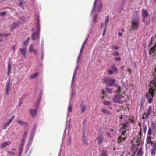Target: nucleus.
Masks as SVG:
<instances>
[{
	"label": "nucleus",
	"instance_id": "nucleus-19",
	"mask_svg": "<svg viewBox=\"0 0 156 156\" xmlns=\"http://www.w3.org/2000/svg\"><path fill=\"white\" fill-rule=\"evenodd\" d=\"M101 155L102 156H108V154L107 151L105 150H101L100 151Z\"/></svg>",
	"mask_w": 156,
	"mask_h": 156
},
{
	"label": "nucleus",
	"instance_id": "nucleus-41",
	"mask_svg": "<svg viewBox=\"0 0 156 156\" xmlns=\"http://www.w3.org/2000/svg\"><path fill=\"white\" fill-rule=\"evenodd\" d=\"M23 146H20L19 149V156H21L22 152V150H23Z\"/></svg>",
	"mask_w": 156,
	"mask_h": 156
},
{
	"label": "nucleus",
	"instance_id": "nucleus-4",
	"mask_svg": "<svg viewBox=\"0 0 156 156\" xmlns=\"http://www.w3.org/2000/svg\"><path fill=\"white\" fill-rule=\"evenodd\" d=\"M140 19H133L132 21V27L130 30H137L139 26Z\"/></svg>",
	"mask_w": 156,
	"mask_h": 156
},
{
	"label": "nucleus",
	"instance_id": "nucleus-35",
	"mask_svg": "<svg viewBox=\"0 0 156 156\" xmlns=\"http://www.w3.org/2000/svg\"><path fill=\"white\" fill-rule=\"evenodd\" d=\"M112 69L115 72H117L118 70L117 69L116 66L115 65H113L111 67Z\"/></svg>",
	"mask_w": 156,
	"mask_h": 156
},
{
	"label": "nucleus",
	"instance_id": "nucleus-23",
	"mask_svg": "<svg viewBox=\"0 0 156 156\" xmlns=\"http://www.w3.org/2000/svg\"><path fill=\"white\" fill-rule=\"evenodd\" d=\"M11 63L10 62H9L8 63V73H7V75H9L10 73L11 72Z\"/></svg>",
	"mask_w": 156,
	"mask_h": 156
},
{
	"label": "nucleus",
	"instance_id": "nucleus-44",
	"mask_svg": "<svg viewBox=\"0 0 156 156\" xmlns=\"http://www.w3.org/2000/svg\"><path fill=\"white\" fill-rule=\"evenodd\" d=\"M113 55L114 56H118L119 55V53L117 51H115L113 52L112 53Z\"/></svg>",
	"mask_w": 156,
	"mask_h": 156
},
{
	"label": "nucleus",
	"instance_id": "nucleus-64",
	"mask_svg": "<svg viewBox=\"0 0 156 156\" xmlns=\"http://www.w3.org/2000/svg\"><path fill=\"white\" fill-rule=\"evenodd\" d=\"M118 35L119 36H121L122 35V34L121 32H119L118 33Z\"/></svg>",
	"mask_w": 156,
	"mask_h": 156
},
{
	"label": "nucleus",
	"instance_id": "nucleus-14",
	"mask_svg": "<svg viewBox=\"0 0 156 156\" xmlns=\"http://www.w3.org/2000/svg\"><path fill=\"white\" fill-rule=\"evenodd\" d=\"M11 144V142L9 141L7 142H4L0 146V147L3 149L9 145Z\"/></svg>",
	"mask_w": 156,
	"mask_h": 156
},
{
	"label": "nucleus",
	"instance_id": "nucleus-25",
	"mask_svg": "<svg viewBox=\"0 0 156 156\" xmlns=\"http://www.w3.org/2000/svg\"><path fill=\"white\" fill-rule=\"evenodd\" d=\"M143 152L142 148H140L137 154V155L139 156H142Z\"/></svg>",
	"mask_w": 156,
	"mask_h": 156
},
{
	"label": "nucleus",
	"instance_id": "nucleus-54",
	"mask_svg": "<svg viewBox=\"0 0 156 156\" xmlns=\"http://www.w3.org/2000/svg\"><path fill=\"white\" fill-rule=\"evenodd\" d=\"M6 13L7 12H1L0 13V15L2 16L5 15L6 14Z\"/></svg>",
	"mask_w": 156,
	"mask_h": 156
},
{
	"label": "nucleus",
	"instance_id": "nucleus-56",
	"mask_svg": "<svg viewBox=\"0 0 156 156\" xmlns=\"http://www.w3.org/2000/svg\"><path fill=\"white\" fill-rule=\"evenodd\" d=\"M108 73L110 74H113V72L111 70H109L108 71Z\"/></svg>",
	"mask_w": 156,
	"mask_h": 156
},
{
	"label": "nucleus",
	"instance_id": "nucleus-1",
	"mask_svg": "<svg viewBox=\"0 0 156 156\" xmlns=\"http://www.w3.org/2000/svg\"><path fill=\"white\" fill-rule=\"evenodd\" d=\"M150 87L149 92L146 94V97L148 98V102L151 103L153 101L154 94L156 91V75H155L153 80L149 84Z\"/></svg>",
	"mask_w": 156,
	"mask_h": 156
},
{
	"label": "nucleus",
	"instance_id": "nucleus-18",
	"mask_svg": "<svg viewBox=\"0 0 156 156\" xmlns=\"http://www.w3.org/2000/svg\"><path fill=\"white\" fill-rule=\"evenodd\" d=\"M20 51L24 57L25 58L26 57V48H20Z\"/></svg>",
	"mask_w": 156,
	"mask_h": 156
},
{
	"label": "nucleus",
	"instance_id": "nucleus-45",
	"mask_svg": "<svg viewBox=\"0 0 156 156\" xmlns=\"http://www.w3.org/2000/svg\"><path fill=\"white\" fill-rule=\"evenodd\" d=\"M27 133H28L27 131H24V134H23V137L22 138V139H23H23H24L25 137L27 135Z\"/></svg>",
	"mask_w": 156,
	"mask_h": 156
},
{
	"label": "nucleus",
	"instance_id": "nucleus-53",
	"mask_svg": "<svg viewBox=\"0 0 156 156\" xmlns=\"http://www.w3.org/2000/svg\"><path fill=\"white\" fill-rule=\"evenodd\" d=\"M34 53L36 55H37L38 54V52L37 50H34L33 51Z\"/></svg>",
	"mask_w": 156,
	"mask_h": 156
},
{
	"label": "nucleus",
	"instance_id": "nucleus-42",
	"mask_svg": "<svg viewBox=\"0 0 156 156\" xmlns=\"http://www.w3.org/2000/svg\"><path fill=\"white\" fill-rule=\"evenodd\" d=\"M103 104L105 105H110L111 104V103L108 101H105L103 102Z\"/></svg>",
	"mask_w": 156,
	"mask_h": 156
},
{
	"label": "nucleus",
	"instance_id": "nucleus-63",
	"mask_svg": "<svg viewBox=\"0 0 156 156\" xmlns=\"http://www.w3.org/2000/svg\"><path fill=\"white\" fill-rule=\"evenodd\" d=\"M68 130L69 131L70 130V129H71V127L69 125H68Z\"/></svg>",
	"mask_w": 156,
	"mask_h": 156
},
{
	"label": "nucleus",
	"instance_id": "nucleus-37",
	"mask_svg": "<svg viewBox=\"0 0 156 156\" xmlns=\"http://www.w3.org/2000/svg\"><path fill=\"white\" fill-rule=\"evenodd\" d=\"M109 21V17L108 16H107L105 18V27H106Z\"/></svg>",
	"mask_w": 156,
	"mask_h": 156
},
{
	"label": "nucleus",
	"instance_id": "nucleus-58",
	"mask_svg": "<svg viewBox=\"0 0 156 156\" xmlns=\"http://www.w3.org/2000/svg\"><path fill=\"white\" fill-rule=\"evenodd\" d=\"M146 130H147V126H144V133H145L146 132Z\"/></svg>",
	"mask_w": 156,
	"mask_h": 156
},
{
	"label": "nucleus",
	"instance_id": "nucleus-62",
	"mask_svg": "<svg viewBox=\"0 0 156 156\" xmlns=\"http://www.w3.org/2000/svg\"><path fill=\"white\" fill-rule=\"evenodd\" d=\"M85 44L83 43V44L82 45V47H81V49H83L84 48V47L85 46Z\"/></svg>",
	"mask_w": 156,
	"mask_h": 156
},
{
	"label": "nucleus",
	"instance_id": "nucleus-55",
	"mask_svg": "<svg viewBox=\"0 0 156 156\" xmlns=\"http://www.w3.org/2000/svg\"><path fill=\"white\" fill-rule=\"evenodd\" d=\"M10 35V34L8 33H4L3 34V36L7 37Z\"/></svg>",
	"mask_w": 156,
	"mask_h": 156
},
{
	"label": "nucleus",
	"instance_id": "nucleus-47",
	"mask_svg": "<svg viewBox=\"0 0 156 156\" xmlns=\"http://www.w3.org/2000/svg\"><path fill=\"white\" fill-rule=\"evenodd\" d=\"M115 59L116 61H119L121 60V58L120 57H115Z\"/></svg>",
	"mask_w": 156,
	"mask_h": 156
},
{
	"label": "nucleus",
	"instance_id": "nucleus-30",
	"mask_svg": "<svg viewBox=\"0 0 156 156\" xmlns=\"http://www.w3.org/2000/svg\"><path fill=\"white\" fill-rule=\"evenodd\" d=\"M30 39V37H28L27 39L24 41L23 43V45L24 46H26L28 45Z\"/></svg>",
	"mask_w": 156,
	"mask_h": 156
},
{
	"label": "nucleus",
	"instance_id": "nucleus-51",
	"mask_svg": "<svg viewBox=\"0 0 156 156\" xmlns=\"http://www.w3.org/2000/svg\"><path fill=\"white\" fill-rule=\"evenodd\" d=\"M41 58H42V59L44 57V50L42 49L41 50Z\"/></svg>",
	"mask_w": 156,
	"mask_h": 156
},
{
	"label": "nucleus",
	"instance_id": "nucleus-59",
	"mask_svg": "<svg viewBox=\"0 0 156 156\" xmlns=\"http://www.w3.org/2000/svg\"><path fill=\"white\" fill-rule=\"evenodd\" d=\"M106 135L108 137H111V136L110 133L108 132L106 133Z\"/></svg>",
	"mask_w": 156,
	"mask_h": 156
},
{
	"label": "nucleus",
	"instance_id": "nucleus-24",
	"mask_svg": "<svg viewBox=\"0 0 156 156\" xmlns=\"http://www.w3.org/2000/svg\"><path fill=\"white\" fill-rule=\"evenodd\" d=\"M123 135L120 136L118 139V143H120L122 142V139L123 141L125 140L126 138L122 136Z\"/></svg>",
	"mask_w": 156,
	"mask_h": 156
},
{
	"label": "nucleus",
	"instance_id": "nucleus-27",
	"mask_svg": "<svg viewBox=\"0 0 156 156\" xmlns=\"http://www.w3.org/2000/svg\"><path fill=\"white\" fill-rule=\"evenodd\" d=\"M77 69V67L75 69L73 73V77H72V79L71 82V86H72L74 80V79L76 77V70Z\"/></svg>",
	"mask_w": 156,
	"mask_h": 156
},
{
	"label": "nucleus",
	"instance_id": "nucleus-29",
	"mask_svg": "<svg viewBox=\"0 0 156 156\" xmlns=\"http://www.w3.org/2000/svg\"><path fill=\"white\" fill-rule=\"evenodd\" d=\"M71 100V99L69 101V105L68 107V110L69 112H71L72 110V105L70 104V101Z\"/></svg>",
	"mask_w": 156,
	"mask_h": 156
},
{
	"label": "nucleus",
	"instance_id": "nucleus-2",
	"mask_svg": "<svg viewBox=\"0 0 156 156\" xmlns=\"http://www.w3.org/2000/svg\"><path fill=\"white\" fill-rule=\"evenodd\" d=\"M103 7L102 4L101 3V0H95L93 7L92 9L91 12V14H92L94 12L97 11L96 10L98 8V12H101Z\"/></svg>",
	"mask_w": 156,
	"mask_h": 156
},
{
	"label": "nucleus",
	"instance_id": "nucleus-28",
	"mask_svg": "<svg viewBox=\"0 0 156 156\" xmlns=\"http://www.w3.org/2000/svg\"><path fill=\"white\" fill-rule=\"evenodd\" d=\"M114 86L118 88V89L117 90V92L118 93H119L122 92L121 90V88L119 85L115 84L114 85Z\"/></svg>",
	"mask_w": 156,
	"mask_h": 156
},
{
	"label": "nucleus",
	"instance_id": "nucleus-11",
	"mask_svg": "<svg viewBox=\"0 0 156 156\" xmlns=\"http://www.w3.org/2000/svg\"><path fill=\"white\" fill-rule=\"evenodd\" d=\"M101 111L103 113L107 115H110L112 114L111 112L109 111L106 108H103L101 109Z\"/></svg>",
	"mask_w": 156,
	"mask_h": 156
},
{
	"label": "nucleus",
	"instance_id": "nucleus-20",
	"mask_svg": "<svg viewBox=\"0 0 156 156\" xmlns=\"http://www.w3.org/2000/svg\"><path fill=\"white\" fill-rule=\"evenodd\" d=\"M139 13L138 12L135 11L133 13V19H137L138 18L140 19L139 17Z\"/></svg>",
	"mask_w": 156,
	"mask_h": 156
},
{
	"label": "nucleus",
	"instance_id": "nucleus-3",
	"mask_svg": "<svg viewBox=\"0 0 156 156\" xmlns=\"http://www.w3.org/2000/svg\"><path fill=\"white\" fill-rule=\"evenodd\" d=\"M113 100L115 102L119 104L123 103L126 101V100L124 98L123 96H122L119 94H118L115 95L113 98Z\"/></svg>",
	"mask_w": 156,
	"mask_h": 156
},
{
	"label": "nucleus",
	"instance_id": "nucleus-31",
	"mask_svg": "<svg viewBox=\"0 0 156 156\" xmlns=\"http://www.w3.org/2000/svg\"><path fill=\"white\" fill-rule=\"evenodd\" d=\"M98 14L97 13H95L94 14L93 18V21L94 23H95L97 21V18L98 16Z\"/></svg>",
	"mask_w": 156,
	"mask_h": 156
},
{
	"label": "nucleus",
	"instance_id": "nucleus-5",
	"mask_svg": "<svg viewBox=\"0 0 156 156\" xmlns=\"http://www.w3.org/2000/svg\"><path fill=\"white\" fill-rule=\"evenodd\" d=\"M128 123L127 121L124 122L122 124H121L119 125L120 129L122 132V134L123 135L125 136V134L126 131V129L128 126Z\"/></svg>",
	"mask_w": 156,
	"mask_h": 156
},
{
	"label": "nucleus",
	"instance_id": "nucleus-50",
	"mask_svg": "<svg viewBox=\"0 0 156 156\" xmlns=\"http://www.w3.org/2000/svg\"><path fill=\"white\" fill-rule=\"evenodd\" d=\"M71 140L70 137H69L67 139V142L69 145L71 143Z\"/></svg>",
	"mask_w": 156,
	"mask_h": 156
},
{
	"label": "nucleus",
	"instance_id": "nucleus-6",
	"mask_svg": "<svg viewBox=\"0 0 156 156\" xmlns=\"http://www.w3.org/2000/svg\"><path fill=\"white\" fill-rule=\"evenodd\" d=\"M115 81L114 79L107 77L105 78L103 80L104 83L108 86H112L114 84Z\"/></svg>",
	"mask_w": 156,
	"mask_h": 156
},
{
	"label": "nucleus",
	"instance_id": "nucleus-22",
	"mask_svg": "<svg viewBox=\"0 0 156 156\" xmlns=\"http://www.w3.org/2000/svg\"><path fill=\"white\" fill-rule=\"evenodd\" d=\"M38 73H36L34 74L31 75L30 77V79H34L36 78L38 76Z\"/></svg>",
	"mask_w": 156,
	"mask_h": 156
},
{
	"label": "nucleus",
	"instance_id": "nucleus-17",
	"mask_svg": "<svg viewBox=\"0 0 156 156\" xmlns=\"http://www.w3.org/2000/svg\"><path fill=\"white\" fill-rule=\"evenodd\" d=\"M152 137L150 136H147V138L146 142L147 144L152 145L153 144V142L151 141Z\"/></svg>",
	"mask_w": 156,
	"mask_h": 156
},
{
	"label": "nucleus",
	"instance_id": "nucleus-8",
	"mask_svg": "<svg viewBox=\"0 0 156 156\" xmlns=\"http://www.w3.org/2000/svg\"><path fill=\"white\" fill-rule=\"evenodd\" d=\"M142 15L143 18V21L145 22V19L147 18L149 16V13L145 9L143 8L142 10Z\"/></svg>",
	"mask_w": 156,
	"mask_h": 156
},
{
	"label": "nucleus",
	"instance_id": "nucleus-9",
	"mask_svg": "<svg viewBox=\"0 0 156 156\" xmlns=\"http://www.w3.org/2000/svg\"><path fill=\"white\" fill-rule=\"evenodd\" d=\"M36 128L34 127L32 130L30 137L29 139V143H30L31 144L34 136Z\"/></svg>",
	"mask_w": 156,
	"mask_h": 156
},
{
	"label": "nucleus",
	"instance_id": "nucleus-36",
	"mask_svg": "<svg viewBox=\"0 0 156 156\" xmlns=\"http://www.w3.org/2000/svg\"><path fill=\"white\" fill-rule=\"evenodd\" d=\"M152 133V130L151 128L149 127L148 128V130L147 132V136H150L151 135Z\"/></svg>",
	"mask_w": 156,
	"mask_h": 156
},
{
	"label": "nucleus",
	"instance_id": "nucleus-32",
	"mask_svg": "<svg viewBox=\"0 0 156 156\" xmlns=\"http://www.w3.org/2000/svg\"><path fill=\"white\" fill-rule=\"evenodd\" d=\"M26 97V95H23L22 97L20 99L19 102V105H20L22 103L23 101V99Z\"/></svg>",
	"mask_w": 156,
	"mask_h": 156
},
{
	"label": "nucleus",
	"instance_id": "nucleus-12",
	"mask_svg": "<svg viewBox=\"0 0 156 156\" xmlns=\"http://www.w3.org/2000/svg\"><path fill=\"white\" fill-rule=\"evenodd\" d=\"M152 110V107L151 106H149L146 112V115L145 116V117L146 118H147L148 117L149 115H150V114Z\"/></svg>",
	"mask_w": 156,
	"mask_h": 156
},
{
	"label": "nucleus",
	"instance_id": "nucleus-10",
	"mask_svg": "<svg viewBox=\"0 0 156 156\" xmlns=\"http://www.w3.org/2000/svg\"><path fill=\"white\" fill-rule=\"evenodd\" d=\"M14 116H12V118L9 119L8 122L6 123H4L3 124V129H6L7 127L10 124V123L12 122L13 119H14Z\"/></svg>",
	"mask_w": 156,
	"mask_h": 156
},
{
	"label": "nucleus",
	"instance_id": "nucleus-16",
	"mask_svg": "<svg viewBox=\"0 0 156 156\" xmlns=\"http://www.w3.org/2000/svg\"><path fill=\"white\" fill-rule=\"evenodd\" d=\"M103 139V136L102 134H101L99 135L97 140L99 144H101L102 143Z\"/></svg>",
	"mask_w": 156,
	"mask_h": 156
},
{
	"label": "nucleus",
	"instance_id": "nucleus-40",
	"mask_svg": "<svg viewBox=\"0 0 156 156\" xmlns=\"http://www.w3.org/2000/svg\"><path fill=\"white\" fill-rule=\"evenodd\" d=\"M156 150L152 149L151 151V154L152 156H154L155 154Z\"/></svg>",
	"mask_w": 156,
	"mask_h": 156
},
{
	"label": "nucleus",
	"instance_id": "nucleus-33",
	"mask_svg": "<svg viewBox=\"0 0 156 156\" xmlns=\"http://www.w3.org/2000/svg\"><path fill=\"white\" fill-rule=\"evenodd\" d=\"M34 45V44H31L29 48V51L30 53L32 52V51H33L34 49H33V48Z\"/></svg>",
	"mask_w": 156,
	"mask_h": 156
},
{
	"label": "nucleus",
	"instance_id": "nucleus-26",
	"mask_svg": "<svg viewBox=\"0 0 156 156\" xmlns=\"http://www.w3.org/2000/svg\"><path fill=\"white\" fill-rule=\"evenodd\" d=\"M81 113H82L83 112L86 110V107L83 104H81Z\"/></svg>",
	"mask_w": 156,
	"mask_h": 156
},
{
	"label": "nucleus",
	"instance_id": "nucleus-60",
	"mask_svg": "<svg viewBox=\"0 0 156 156\" xmlns=\"http://www.w3.org/2000/svg\"><path fill=\"white\" fill-rule=\"evenodd\" d=\"M87 39H88V37H87L86 38V40H85V41H84V42L83 43L84 44H86V43L87 42Z\"/></svg>",
	"mask_w": 156,
	"mask_h": 156
},
{
	"label": "nucleus",
	"instance_id": "nucleus-34",
	"mask_svg": "<svg viewBox=\"0 0 156 156\" xmlns=\"http://www.w3.org/2000/svg\"><path fill=\"white\" fill-rule=\"evenodd\" d=\"M82 49H81L80 52V53H79V56L77 59V62L78 63H79V60L80 58L81 55V54H82V52H83L82 51Z\"/></svg>",
	"mask_w": 156,
	"mask_h": 156
},
{
	"label": "nucleus",
	"instance_id": "nucleus-7",
	"mask_svg": "<svg viewBox=\"0 0 156 156\" xmlns=\"http://www.w3.org/2000/svg\"><path fill=\"white\" fill-rule=\"evenodd\" d=\"M37 30L38 32L37 33H32V39L33 40H36L39 37V31L40 30V25L39 22H38L37 25Z\"/></svg>",
	"mask_w": 156,
	"mask_h": 156
},
{
	"label": "nucleus",
	"instance_id": "nucleus-57",
	"mask_svg": "<svg viewBox=\"0 0 156 156\" xmlns=\"http://www.w3.org/2000/svg\"><path fill=\"white\" fill-rule=\"evenodd\" d=\"M19 6L21 8H24V7H23V5H22V2H21L20 4H19Z\"/></svg>",
	"mask_w": 156,
	"mask_h": 156
},
{
	"label": "nucleus",
	"instance_id": "nucleus-48",
	"mask_svg": "<svg viewBox=\"0 0 156 156\" xmlns=\"http://www.w3.org/2000/svg\"><path fill=\"white\" fill-rule=\"evenodd\" d=\"M40 101V99H38V101L35 104V106L36 107V108H37V106H38Z\"/></svg>",
	"mask_w": 156,
	"mask_h": 156
},
{
	"label": "nucleus",
	"instance_id": "nucleus-52",
	"mask_svg": "<svg viewBox=\"0 0 156 156\" xmlns=\"http://www.w3.org/2000/svg\"><path fill=\"white\" fill-rule=\"evenodd\" d=\"M8 154H9L11 155H13L15 154V153L13 152H11L10 151H8L7 152Z\"/></svg>",
	"mask_w": 156,
	"mask_h": 156
},
{
	"label": "nucleus",
	"instance_id": "nucleus-15",
	"mask_svg": "<svg viewBox=\"0 0 156 156\" xmlns=\"http://www.w3.org/2000/svg\"><path fill=\"white\" fill-rule=\"evenodd\" d=\"M17 122L20 125L22 126L23 127H26L27 125V122L21 120H17Z\"/></svg>",
	"mask_w": 156,
	"mask_h": 156
},
{
	"label": "nucleus",
	"instance_id": "nucleus-38",
	"mask_svg": "<svg viewBox=\"0 0 156 156\" xmlns=\"http://www.w3.org/2000/svg\"><path fill=\"white\" fill-rule=\"evenodd\" d=\"M19 25V24L16 23H14L12 24V29H14V28H16Z\"/></svg>",
	"mask_w": 156,
	"mask_h": 156
},
{
	"label": "nucleus",
	"instance_id": "nucleus-21",
	"mask_svg": "<svg viewBox=\"0 0 156 156\" xmlns=\"http://www.w3.org/2000/svg\"><path fill=\"white\" fill-rule=\"evenodd\" d=\"M30 112L32 116L33 117H34L37 113V111L36 110L31 109Z\"/></svg>",
	"mask_w": 156,
	"mask_h": 156
},
{
	"label": "nucleus",
	"instance_id": "nucleus-13",
	"mask_svg": "<svg viewBox=\"0 0 156 156\" xmlns=\"http://www.w3.org/2000/svg\"><path fill=\"white\" fill-rule=\"evenodd\" d=\"M10 83V80H9L6 84V94L7 95H8L9 93V92L10 90V87L9 86Z\"/></svg>",
	"mask_w": 156,
	"mask_h": 156
},
{
	"label": "nucleus",
	"instance_id": "nucleus-43",
	"mask_svg": "<svg viewBox=\"0 0 156 156\" xmlns=\"http://www.w3.org/2000/svg\"><path fill=\"white\" fill-rule=\"evenodd\" d=\"M111 47L112 48L115 50H118L119 48V47L116 45H112Z\"/></svg>",
	"mask_w": 156,
	"mask_h": 156
},
{
	"label": "nucleus",
	"instance_id": "nucleus-39",
	"mask_svg": "<svg viewBox=\"0 0 156 156\" xmlns=\"http://www.w3.org/2000/svg\"><path fill=\"white\" fill-rule=\"evenodd\" d=\"M106 89L107 92L109 93H111L112 92V89L111 88L106 87Z\"/></svg>",
	"mask_w": 156,
	"mask_h": 156
},
{
	"label": "nucleus",
	"instance_id": "nucleus-46",
	"mask_svg": "<svg viewBox=\"0 0 156 156\" xmlns=\"http://www.w3.org/2000/svg\"><path fill=\"white\" fill-rule=\"evenodd\" d=\"M30 145H27L25 151V153H27L28 151L29 148H30Z\"/></svg>",
	"mask_w": 156,
	"mask_h": 156
},
{
	"label": "nucleus",
	"instance_id": "nucleus-61",
	"mask_svg": "<svg viewBox=\"0 0 156 156\" xmlns=\"http://www.w3.org/2000/svg\"><path fill=\"white\" fill-rule=\"evenodd\" d=\"M136 150H133V153L134 154H135L136 153L137 151V149H136Z\"/></svg>",
	"mask_w": 156,
	"mask_h": 156
},
{
	"label": "nucleus",
	"instance_id": "nucleus-49",
	"mask_svg": "<svg viewBox=\"0 0 156 156\" xmlns=\"http://www.w3.org/2000/svg\"><path fill=\"white\" fill-rule=\"evenodd\" d=\"M151 126L152 128H155L156 127V124L155 123H152Z\"/></svg>",
	"mask_w": 156,
	"mask_h": 156
}]
</instances>
